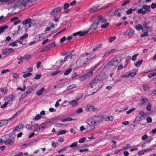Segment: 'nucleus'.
Wrapping results in <instances>:
<instances>
[{
    "label": "nucleus",
    "instance_id": "nucleus-38",
    "mask_svg": "<svg viewBox=\"0 0 156 156\" xmlns=\"http://www.w3.org/2000/svg\"><path fill=\"white\" fill-rule=\"evenodd\" d=\"M51 144L52 147L55 148L58 146V143H56L54 141H52L51 142Z\"/></svg>",
    "mask_w": 156,
    "mask_h": 156
},
{
    "label": "nucleus",
    "instance_id": "nucleus-16",
    "mask_svg": "<svg viewBox=\"0 0 156 156\" xmlns=\"http://www.w3.org/2000/svg\"><path fill=\"white\" fill-rule=\"evenodd\" d=\"M23 125L22 123L19 124L18 126H16L15 128L13 129V130L20 131L21 129L23 127Z\"/></svg>",
    "mask_w": 156,
    "mask_h": 156
},
{
    "label": "nucleus",
    "instance_id": "nucleus-6",
    "mask_svg": "<svg viewBox=\"0 0 156 156\" xmlns=\"http://www.w3.org/2000/svg\"><path fill=\"white\" fill-rule=\"evenodd\" d=\"M96 67H95L94 68L91 70L90 72H88L87 73L83 75V76L81 77L80 80H83L85 79L89 78L91 76H92L93 73V70H94Z\"/></svg>",
    "mask_w": 156,
    "mask_h": 156
},
{
    "label": "nucleus",
    "instance_id": "nucleus-62",
    "mask_svg": "<svg viewBox=\"0 0 156 156\" xmlns=\"http://www.w3.org/2000/svg\"><path fill=\"white\" fill-rule=\"evenodd\" d=\"M107 27V23H103L101 25V27L102 28H106Z\"/></svg>",
    "mask_w": 156,
    "mask_h": 156
},
{
    "label": "nucleus",
    "instance_id": "nucleus-49",
    "mask_svg": "<svg viewBox=\"0 0 156 156\" xmlns=\"http://www.w3.org/2000/svg\"><path fill=\"white\" fill-rule=\"evenodd\" d=\"M116 38V37H110L108 39L109 42L110 43H111L112 41H114Z\"/></svg>",
    "mask_w": 156,
    "mask_h": 156
},
{
    "label": "nucleus",
    "instance_id": "nucleus-45",
    "mask_svg": "<svg viewBox=\"0 0 156 156\" xmlns=\"http://www.w3.org/2000/svg\"><path fill=\"white\" fill-rule=\"evenodd\" d=\"M32 73H24L23 76L24 78H27L28 77L32 75Z\"/></svg>",
    "mask_w": 156,
    "mask_h": 156
},
{
    "label": "nucleus",
    "instance_id": "nucleus-52",
    "mask_svg": "<svg viewBox=\"0 0 156 156\" xmlns=\"http://www.w3.org/2000/svg\"><path fill=\"white\" fill-rule=\"evenodd\" d=\"M41 116L39 114H37L34 118L35 120H38L40 118H41Z\"/></svg>",
    "mask_w": 156,
    "mask_h": 156
},
{
    "label": "nucleus",
    "instance_id": "nucleus-23",
    "mask_svg": "<svg viewBox=\"0 0 156 156\" xmlns=\"http://www.w3.org/2000/svg\"><path fill=\"white\" fill-rule=\"evenodd\" d=\"M103 46V44H99L98 45L95 47L93 49V51H95L97 50H98L100 48L102 47Z\"/></svg>",
    "mask_w": 156,
    "mask_h": 156
},
{
    "label": "nucleus",
    "instance_id": "nucleus-56",
    "mask_svg": "<svg viewBox=\"0 0 156 156\" xmlns=\"http://www.w3.org/2000/svg\"><path fill=\"white\" fill-rule=\"evenodd\" d=\"M148 32H146L144 33V34L141 35V37H147L148 36Z\"/></svg>",
    "mask_w": 156,
    "mask_h": 156
},
{
    "label": "nucleus",
    "instance_id": "nucleus-57",
    "mask_svg": "<svg viewBox=\"0 0 156 156\" xmlns=\"http://www.w3.org/2000/svg\"><path fill=\"white\" fill-rule=\"evenodd\" d=\"M10 71V70L9 69L3 70L1 73L2 74H4L7 72H9Z\"/></svg>",
    "mask_w": 156,
    "mask_h": 156
},
{
    "label": "nucleus",
    "instance_id": "nucleus-39",
    "mask_svg": "<svg viewBox=\"0 0 156 156\" xmlns=\"http://www.w3.org/2000/svg\"><path fill=\"white\" fill-rule=\"evenodd\" d=\"M28 34H25L23 36L20 37V39L21 40H23L24 39L28 37Z\"/></svg>",
    "mask_w": 156,
    "mask_h": 156
},
{
    "label": "nucleus",
    "instance_id": "nucleus-7",
    "mask_svg": "<svg viewBox=\"0 0 156 156\" xmlns=\"http://www.w3.org/2000/svg\"><path fill=\"white\" fill-rule=\"evenodd\" d=\"M133 70L135 71V72L131 73L130 72H129V74L127 75V73H126L125 74L121 76V77L122 78L126 77L127 78H129V76H130L131 77H134L136 75V72L137 73L138 72V70L136 69H133Z\"/></svg>",
    "mask_w": 156,
    "mask_h": 156
},
{
    "label": "nucleus",
    "instance_id": "nucleus-28",
    "mask_svg": "<svg viewBox=\"0 0 156 156\" xmlns=\"http://www.w3.org/2000/svg\"><path fill=\"white\" fill-rule=\"evenodd\" d=\"M48 123V122H45L41 124V125H40L39 126V127L40 128V129L46 128L47 126V124Z\"/></svg>",
    "mask_w": 156,
    "mask_h": 156
},
{
    "label": "nucleus",
    "instance_id": "nucleus-32",
    "mask_svg": "<svg viewBox=\"0 0 156 156\" xmlns=\"http://www.w3.org/2000/svg\"><path fill=\"white\" fill-rule=\"evenodd\" d=\"M17 41H15L13 42L10 43L9 44V45L10 46H12L13 47H17Z\"/></svg>",
    "mask_w": 156,
    "mask_h": 156
},
{
    "label": "nucleus",
    "instance_id": "nucleus-54",
    "mask_svg": "<svg viewBox=\"0 0 156 156\" xmlns=\"http://www.w3.org/2000/svg\"><path fill=\"white\" fill-rule=\"evenodd\" d=\"M8 104V102H5L4 104L2 105H1V108H5L7 105Z\"/></svg>",
    "mask_w": 156,
    "mask_h": 156
},
{
    "label": "nucleus",
    "instance_id": "nucleus-10",
    "mask_svg": "<svg viewBox=\"0 0 156 156\" xmlns=\"http://www.w3.org/2000/svg\"><path fill=\"white\" fill-rule=\"evenodd\" d=\"M31 20L30 18H28L25 20H24L22 22V24L24 25L27 26L28 25V27L30 28L31 27V24L32 23L31 22Z\"/></svg>",
    "mask_w": 156,
    "mask_h": 156
},
{
    "label": "nucleus",
    "instance_id": "nucleus-53",
    "mask_svg": "<svg viewBox=\"0 0 156 156\" xmlns=\"http://www.w3.org/2000/svg\"><path fill=\"white\" fill-rule=\"evenodd\" d=\"M20 26H19L18 27V30L14 31V33H13L14 35H17L19 34V33L20 32Z\"/></svg>",
    "mask_w": 156,
    "mask_h": 156
},
{
    "label": "nucleus",
    "instance_id": "nucleus-13",
    "mask_svg": "<svg viewBox=\"0 0 156 156\" xmlns=\"http://www.w3.org/2000/svg\"><path fill=\"white\" fill-rule=\"evenodd\" d=\"M93 22L91 24L90 28L93 30L96 29L98 26V23L96 19L93 18Z\"/></svg>",
    "mask_w": 156,
    "mask_h": 156
},
{
    "label": "nucleus",
    "instance_id": "nucleus-18",
    "mask_svg": "<svg viewBox=\"0 0 156 156\" xmlns=\"http://www.w3.org/2000/svg\"><path fill=\"white\" fill-rule=\"evenodd\" d=\"M8 124V121L5 119L0 120V128Z\"/></svg>",
    "mask_w": 156,
    "mask_h": 156
},
{
    "label": "nucleus",
    "instance_id": "nucleus-60",
    "mask_svg": "<svg viewBox=\"0 0 156 156\" xmlns=\"http://www.w3.org/2000/svg\"><path fill=\"white\" fill-rule=\"evenodd\" d=\"M151 108V104H149L147 106L146 108V109L148 111H150Z\"/></svg>",
    "mask_w": 156,
    "mask_h": 156
},
{
    "label": "nucleus",
    "instance_id": "nucleus-4",
    "mask_svg": "<svg viewBox=\"0 0 156 156\" xmlns=\"http://www.w3.org/2000/svg\"><path fill=\"white\" fill-rule=\"evenodd\" d=\"M93 117L94 119L93 120L94 121V123L95 125H97L101 122L103 121H106L107 117L106 116L101 115L100 116H94Z\"/></svg>",
    "mask_w": 156,
    "mask_h": 156
},
{
    "label": "nucleus",
    "instance_id": "nucleus-47",
    "mask_svg": "<svg viewBox=\"0 0 156 156\" xmlns=\"http://www.w3.org/2000/svg\"><path fill=\"white\" fill-rule=\"evenodd\" d=\"M22 110H20L18 111V112H16L14 115L12 116V117H14L15 118L16 116H17L18 115H19L22 112Z\"/></svg>",
    "mask_w": 156,
    "mask_h": 156
},
{
    "label": "nucleus",
    "instance_id": "nucleus-44",
    "mask_svg": "<svg viewBox=\"0 0 156 156\" xmlns=\"http://www.w3.org/2000/svg\"><path fill=\"white\" fill-rule=\"evenodd\" d=\"M2 54L3 55H7L9 54L8 50L7 48L2 50Z\"/></svg>",
    "mask_w": 156,
    "mask_h": 156
},
{
    "label": "nucleus",
    "instance_id": "nucleus-36",
    "mask_svg": "<svg viewBox=\"0 0 156 156\" xmlns=\"http://www.w3.org/2000/svg\"><path fill=\"white\" fill-rule=\"evenodd\" d=\"M29 1L28 0H23L21 2V4L23 6H26L28 5Z\"/></svg>",
    "mask_w": 156,
    "mask_h": 156
},
{
    "label": "nucleus",
    "instance_id": "nucleus-58",
    "mask_svg": "<svg viewBox=\"0 0 156 156\" xmlns=\"http://www.w3.org/2000/svg\"><path fill=\"white\" fill-rule=\"evenodd\" d=\"M147 99L146 98H143L142 99V104H141L142 105L143 104H144V103H145L146 102H147Z\"/></svg>",
    "mask_w": 156,
    "mask_h": 156
},
{
    "label": "nucleus",
    "instance_id": "nucleus-2",
    "mask_svg": "<svg viewBox=\"0 0 156 156\" xmlns=\"http://www.w3.org/2000/svg\"><path fill=\"white\" fill-rule=\"evenodd\" d=\"M103 85V83L102 81L98 80L94 78L91 81L90 84L88 87V89L89 90H90L91 88H93V90L94 89L97 91L101 88Z\"/></svg>",
    "mask_w": 156,
    "mask_h": 156
},
{
    "label": "nucleus",
    "instance_id": "nucleus-42",
    "mask_svg": "<svg viewBox=\"0 0 156 156\" xmlns=\"http://www.w3.org/2000/svg\"><path fill=\"white\" fill-rule=\"evenodd\" d=\"M63 125H64V126H67V125L66 124H62L60 123H56L55 124V126L57 127H60L61 126Z\"/></svg>",
    "mask_w": 156,
    "mask_h": 156
},
{
    "label": "nucleus",
    "instance_id": "nucleus-59",
    "mask_svg": "<svg viewBox=\"0 0 156 156\" xmlns=\"http://www.w3.org/2000/svg\"><path fill=\"white\" fill-rule=\"evenodd\" d=\"M23 58L22 57H20V58L18 59L19 60L18 62V63L19 64L21 63L23 61Z\"/></svg>",
    "mask_w": 156,
    "mask_h": 156
},
{
    "label": "nucleus",
    "instance_id": "nucleus-30",
    "mask_svg": "<svg viewBox=\"0 0 156 156\" xmlns=\"http://www.w3.org/2000/svg\"><path fill=\"white\" fill-rule=\"evenodd\" d=\"M142 8L145 10H148L150 11H151L150 9L151 8V6L150 5H144L143 6Z\"/></svg>",
    "mask_w": 156,
    "mask_h": 156
},
{
    "label": "nucleus",
    "instance_id": "nucleus-64",
    "mask_svg": "<svg viewBox=\"0 0 156 156\" xmlns=\"http://www.w3.org/2000/svg\"><path fill=\"white\" fill-rule=\"evenodd\" d=\"M138 54H136L133 55L132 57V59L133 61H134L136 59V56L138 55Z\"/></svg>",
    "mask_w": 156,
    "mask_h": 156
},
{
    "label": "nucleus",
    "instance_id": "nucleus-17",
    "mask_svg": "<svg viewBox=\"0 0 156 156\" xmlns=\"http://www.w3.org/2000/svg\"><path fill=\"white\" fill-rule=\"evenodd\" d=\"M93 120V117H92L90 119H88L87 120V122L90 126H95V124L94 122V121Z\"/></svg>",
    "mask_w": 156,
    "mask_h": 156
},
{
    "label": "nucleus",
    "instance_id": "nucleus-8",
    "mask_svg": "<svg viewBox=\"0 0 156 156\" xmlns=\"http://www.w3.org/2000/svg\"><path fill=\"white\" fill-rule=\"evenodd\" d=\"M86 109L88 112H90L92 111L94 112H97L98 110L97 108H96L94 105H89L86 107Z\"/></svg>",
    "mask_w": 156,
    "mask_h": 156
},
{
    "label": "nucleus",
    "instance_id": "nucleus-46",
    "mask_svg": "<svg viewBox=\"0 0 156 156\" xmlns=\"http://www.w3.org/2000/svg\"><path fill=\"white\" fill-rule=\"evenodd\" d=\"M78 143L77 142H76L75 143H73L71 145H69V147H75L77 146Z\"/></svg>",
    "mask_w": 156,
    "mask_h": 156
},
{
    "label": "nucleus",
    "instance_id": "nucleus-15",
    "mask_svg": "<svg viewBox=\"0 0 156 156\" xmlns=\"http://www.w3.org/2000/svg\"><path fill=\"white\" fill-rule=\"evenodd\" d=\"M16 97L13 94H11L10 95L6 96L5 97V98H7L8 99V102L12 101L15 99Z\"/></svg>",
    "mask_w": 156,
    "mask_h": 156
},
{
    "label": "nucleus",
    "instance_id": "nucleus-63",
    "mask_svg": "<svg viewBox=\"0 0 156 156\" xmlns=\"http://www.w3.org/2000/svg\"><path fill=\"white\" fill-rule=\"evenodd\" d=\"M148 138V136L146 134H145L142 136L141 139L142 140H146Z\"/></svg>",
    "mask_w": 156,
    "mask_h": 156
},
{
    "label": "nucleus",
    "instance_id": "nucleus-40",
    "mask_svg": "<svg viewBox=\"0 0 156 156\" xmlns=\"http://www.w3.org/2000/svg\"><path fill=\"white\" fill-rule=\"evenodd\" d=\"M71 71L72 69L71 68L69 69L66 71L64 74L65 75H67L69 74Z\"/></svg>",
    "mask_w": 156,
    "mask_h": 156
},
{
    "label": "nucleus",
    "instance_id": "nucleus-1",
    "mask_svg": "<svg viewBox=\"0 0 156 156\" xmlns=\"http://www.w3.org/2000/svg\"><path fill=\"white\" fill-rule=\"evenodd\" d=\"M90 55V57H86L84 55H80L76 61V66L78 68L82 67L89 64V61L93 60L96 57L94 54L92 53Z\"/></svg>",
    "mask_w": 156,
    "mask_h": 156
},
{
    "label": "nucleus",
    "instance_id": "nucleus-35",
    "mask_svg": "<svg viewBox=\"0 0 156 156\" xmlns=\"http://www.w3.org/2000/svg\"><path fill=\"white\" fill-rule=\"evenodd\" d=\"M143 62V60H141L137 62L135 64V66L136 67H139L140 65L142 64V62Z\"/></svg>",
    "mask_w": 156,
    "mask_h": 156
},
{
    "label": "nucleus",
    "instance_id": "nucleus-25",
    "mask_svg": "<svg viewBox=\"0 0 156 156\" xmlns=\"http://www.w3.org/2000/svg\"><path fill=\"white\" fill-rule=\"evenodd\" d=\"M112 62L113 63V64L115 66H116L119 63V62L116 58H113L112 60Z\"/></svg>",
    "mask_w": 156,
    "mask_h": 156
},
{
    "label": "nucleus",
    "instance_id": "nucleus-61",
    "mask_svg": "<svg viewBox=\"0 0 156 156\" xmlns=\"http://www.w3.org/2000/svg\"><path fill=\"white\" fill-rule=\"evenodd\" d=\"M75 85H71L69 86L68 87H67V89L68 90H70L73 88V87H75Z\"/></svg>",
    "mask_w": 156,
    "mask_h": 156
},
{
    "label": "nucleus",
    "instance_id": "nucleus-55",
    "mask_svg": "<svg viewBox=\"0 0 156 156\" xmlns=\"http://www.w3.org/2000/svg\"><path fill=\"white\" fill-rule=\"evenodd\" d=\"M130 2V0H127L125 2H124L121 5V6H123L126 5L127 4H128Z\"/></svg>",
    "mask_w": 156,
    "mask_h": 156
},
{
    "label": "nucleus",
    "instance_id": "nucleus-3",
    "mask_svg": "<svg viewBox=\"0 0 156 156\" xmlns=\"http://www.w3.org/2000/svg\"><path fill=\"white\" fill-rule=\"evenodd\" d=\"M70 6V5L69 3H65L63 7H58L57 8L54 9L50 13L51 15H53L56 13H59L62 11V9L63 8V9L66 10Z\"/></svg>",
    "mask_w": 156,
    "mask_h": 156
},
{
    "label": "nucleus",
    "instance_id": "nucleus-34",
    "mask_svg": "<svg viewBox=\"0 0 156 156\" xmlns=\"http://www.w3.org/2000/svg\"><path fill=\"white\" fill-rule=\"evenodd\" d=\"M135 9H132L130 8L126 11V14L129 15L131 14L132 13L133 11H135Z\"/></svg>",
    "mask_w": 156,
    "mask_h": 156
},
{
    "label": "nucleus",
    "instance_id": "nucleus-5",
    "mask_svg": "<svg viewBox=\"0 0 156 156\" xmlns=\"http://www.w3.org/2000/svg\"><path fill=\"white\" fill-rule=\"evenodd\" d=\"M94 19H96L98 25L103 23H105L106 22V19H104L103 17L102 16H98L94 17Z\"/></svg>",
    "mask_w": 156,
    "mask_h": 156
},
{
    "label": "nucleus",
    "instance_id": "nucleus-21",
    "mask_svg": "<svg viewBox=\"0 0 156 156\" xmlns=\"http://www.w3.org/2000/svg\"><path fill=\"white\" fill-rule=\"evenodd\" d=\"M14 140H12L10 139L8 141L6 140H4L5 141V143L6 145H12L13 144Z\"/></svg>",
    "mask_w": 156,
    "mask_h": 156
},
{
    "label": "nucleus",
    "instance_id": "nucleus-11",
    "mask_svg": "<svg viewBox=\"0 0 156 156\" xmlns=\"http://www.w3.org/2000/svg\"><path fill=\"white\" fill-rule=\"evenodd\" d=\"M133 30L131 29H130L124 32L123 35L124 36H128L129 37H131L133 35Z\"/></svg>",
    "mask_w": 156,
    "mask_h": 156
},
{
    "label": "nucleus",
    "instance_id": "nucleus-20",
    "mask_svg": "<svg viewBox=\"0 0 156 156\" xmlns=\"http://www.w3.org/2000/svg\"><path fill=\"white\" fill-rule=\"evenodd\" d=\"M50 48V45L49 44L43 48L41 52H44L49 51Z\"/></svg>",
    "mask_w": 156,
    "mask_h": 156
},
{
    "label": "nucleus",
    "instance_id": "nucleus-26",
    "mask_svg": "<svg viewBox=\"0 0 156 156\" xmlns=\"http://www.w3.org/2000/svg\"><path fill=\"white\" fill-rule=\"evenodd\" d=\"M72 120H74V119H73L70 117H68V118H66L65 119H63L61 120V121L62 122H67L68 121H70Z\"/></svg>",
    "mask_w": 156,
    "mask_h": 156
},
{
    "label": "nucleus",
    "instance_id": "nucleus-48",
    "mask_svg": "<svg viewBox=\"0 0 156 156\" xmlns=\"http://www.w3.org/2000/svg\"><path fill=\"white\" fill-rule=\"evenodd\" d=\"M86 138L85 137H83L81 138L79 140V143H82L84 142L86 140Z\"/></svg>",
    "mask_w": 156,
    "mask_h": 156
},
{
    "label": "nucleus",
    "instance_id": "nucleus-14",
    "mask_svg": "<svg viewBox=\"0 0 156 156\" xmlns=\"http://www.w3.org/2000/svg\"><path fill=\"white\" fill-rule=\"evenodd\" d=\"M107 7L106 6H104L102 8H101L100 9H98V8L97 7L94 6L93 7H91L90 9H89V12L91 13H94L97 11H98L100 9H104L105 8Z\"/></svg>",
    "mask_w": 156,
    "mask_h": 156
},
{
    "label": "nucleus",
    "instance_id": "nucleus-43",
    "mask_svg": "<svg viewBox=\"0 0 156 156\" xmlns=\"http://www.w3.org/2000/svg\"><path fill=\"white\" fill-rule=\"evenodd\" d=\"M23 57V59L28 60L31 57V56L29 55H26Z\"/></svg>",
    "mask_w": 156,
    "mask_h": 156
},
{
    "label": "nucleus",
    "instance_id": "nucleus-12",
    "mask_svg": "<svg viewBox=\"0 0 156 156\" xmlns=\"http://www.w3.org/2000/svg\"><path fill=\"white\" fill-rule=\"evenodd\" d=\"M65 55H66V56L64 58V62H66L69 58L71 59L72 57L73 56H75L76 54H71V52H68L66 53Z\"/></svg>",
    "mask_w": 156,
    "mask_h": 156
},
{
    "label": "nucleus",
    "instance_id": "nucleus-24",
    "mask_svg": "<svg viewBox=\"0 0 156 156\" xmlns=\"http://www.w3.org/2000/svg\"><path fill=\"white\" fill-rule=\"evenodd\" d=\"M8 27L7 26L3 25L0 27V34L4 32V30L7 28Z\"/></svg>",
    "mask_w": 156,
    "mask_h": 156
},
{
    "label": "nucleus",
    "instance_id": "nucleus-9",
    "mask_svg": "<svg viewBox=\"0 0 156 156\" xmlns=\"http://www.w3.org/2000/svg\"><path fill=\"white\" fill-rule=\"evenodd\" d=\"M106 75L105 73H101L97 76L94 78L98 80L102 81V80H104L106 79Z\"/></svg>",
    "mask_w": 156,
    "mask_h": 156
},
{
    "label": "nucleus",
    "instance_id": "nucleus-29",
    "mask_svg": "<svg viewBox=\"0 0 156 156\" xmlns=\"http://www.w3.org/2000/svg\"><path fill=\"white\" fill-rule=\"evenodd\" d=\"M0 91L2 93H4V94H7L8 90L7 88L4 89L3 88H0Z\"/></svg>",
    "mask_w": 156,
    "mask_h": 156
},
{
    "label": "nucleus",
    "instance_id": "nucleus-50",
    "mask_svg": "<svg viewBox=\"0 0 156 156\" xmlns=\"http://www.w3.org/2000/svg\"><path fill=\"white\" fill-rule=\"evenodd\" d=\"M41 74H36L34 78V79L38 80L40 79L41 76Z\"/></svg>",
    "mask_w": 156,
    "mask_h": 156
},
{
    "label": "nucleus",
    "instance_id": "nucleus-19",
    "mask_svg": "<svg viewBox=\"0 0 156 156\" xmlns=\"http://www.w3.org/2000/svg\"><path fill=\"white\" fill-rule=\"evenodd\" d=\"M86 34V32L80 31L73 34V36H75L77 35H79L80 37H82L84 36Z\"/></svg>",
    "mask_w": 156,
    "mask_h": 156
},
{
    "label": "nucleus",
    "instance_id": "nucleus-27",
    "mask_svg": "<svg viewBox=\"0 0 156 156\" xmlns=\"http://www.w3.org/2000/svg\"><path fill=\"white\" fill-rule=\"evenodd\" d=\"M44 87H42L41 90L38 91L37 93L36 94L38 96H39L41 95L43 92L44 90Z\"/></svg>",
    "mask_w": 156,
    "mask_h": 156
},
{
    "label": "nucleus",
    "instance_id": "nucleus-51",
    "mask_svg": "<svg viewBox=\"0 0 156 156\" xmlns=\"http://www.w3.org/2000/svg\"><path fill=\"white\" fill-rule=\"evenodd\" d=\"M156 75V73H153L150 74H149L148 75V76L149 78H151L153 76H154Z\"/></svg>",
    "mask_w": 156,
    "mask_h": 156
},
{
    "label": "nucleus",
    "instance_id": "nucleus-41",
    "mask_svg": "<svg viewBox=\"0 0 156 156\" xmlns=\"http://www.w3.org/2000/svg\"><path fill=\"white\" fill-rule=\"evenodd\" d=\"M66 132V130H61L57 133V135L58 136L60 135L63 134L65 133Z\"/></svg>",
    "mask_w": 156,
    "mask_h": 156
},
{
    "label": "nucleus",
    "instance_id": "nucleus-37",
    "mask_svg": "<svg viewBox=\"0 0 156 156\" xmlns=\"http://www.w3.org/2000/svg\"><path fill=\"white\" fill-rule=\"evenodd\" d=\"M143 26L144 28L146 29V31H147V30L151 28V27H150L147 26V24H146L145 23H144L143 24Z\"/></svg>",
    "mask_w": 156,
    "mask_h": 156
},
{
    "label": "nucleus",
    "instance_id": "nucleus-31",
    "mask_svg": "<svg viewBox=\"0 0 156 156\" xmlns=\"http://www.w3.org/2000/svg\"><path fill=\"white\" fill-rule=\"evenodd\" d=\"M10 136L9 135H6L3 137V138L2 139V141L5 143V141L4 140H6L8 141L10 138Z\"/></svg>",
    "mask_w": 156,
    "mask_h": 156
},
{
    "label": "nucleus",
    "instance_id": "nucleus-33",
    "mask_svg": "<svg viewBox=\"0 0 156 156\" xmlns=\"http://www.w3.org/2000/svg\"><path fill=\"white\" fill-rule=\"evenodd\" d=\"M69 103L71 105L73 106L74 107L76 106L77 104V101L76 100H73L71 101H70Z\"/></svg>",
    "mask_w": 156,
    "mask_h": 156
},
{
    "label": "nucleus",
    "instance_id": "nucleus-22",
    "mask_svg": "<svg viewBox=\"0 0 156 156\" xmlns=\"http://www.w3.org/2000/svg\"><path fill=\"white\" fill-rule=\"evenodd\" d=\"M135 28L138 31L142 30L143 32L144 31L143 27L140 24H139L138 25L136 26Z\"/></svg>",
    "mask_w": 156,
    "mask_h": 156
}]
</instances>
